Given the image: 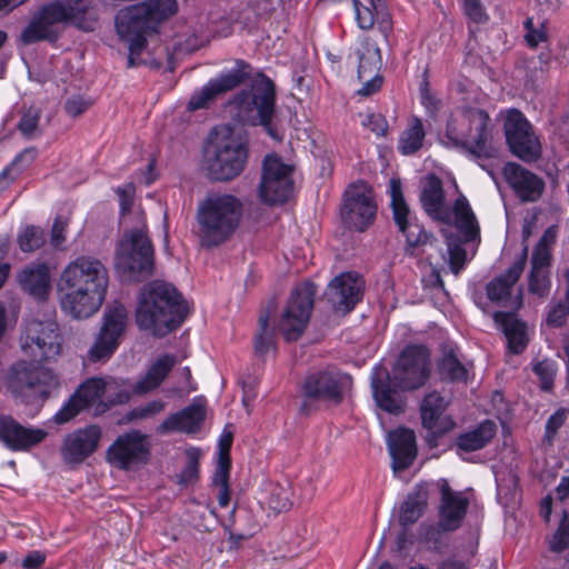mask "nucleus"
Instances as JSON below:
<instances>
[{
    "mask_svg": "<svg viewBox=\"0 0 569 569\" xmlns=\"http://www.w3.org/2000/svg\"><path fill=\"white\" fill-rule=\"evenodd\" d=\"M67 221L63 220L60 216H58L51 228V244L54 248H60L61 244L66 241V229Z\"/></svg>",
    "mask_w": 569,
    "mask_h": 569,
    "instance_id": "obj_64",
    "label": "nucleus"
},
{
    "mask_svg": "<svg viewBox=\"0 0 569 569\" xmlns=\"http://www.w3.org/2000/svg\"><path fill=\"white\" fill-rule=\"evenodd\" d=\"M523 27L526 29L525 40L529 48L535 49L541 42L547 41L548 34L543 23H541L539 28H536L533 19L527 18L523 22Z\"/></svg>",
    "mask_w": 569,
    "mask_h": 569,
    "instance_id": "obj_55",
    "label": "nucleus"
},
{
    "mask_svg": "<svg viewBox=\"0 0 569 569\" xmlns=\"http://www.w3.org/2000/svg\"><path fill=\"white\" fill-rule=\"evenodd\" d=\"M377 204L371 188L363 181L351 183L345 191L340 214L348 229L365 231L375 221Z\"/></svg>",
    "mask_w": 569,
    "mask_h": 569,
    "instance_id": "obj_18",
    "label": "nucleus"
},
{
    "mask_svg": "<svg viewBox=\"0 0 569 569\" xmlns=\"http://www.w3.org/2000/svg\"><path fill=\"white\" fill-rule=\"evenodd\" d=\"M568 315V303H566L565 301H560L550 308L547 315V322L549 326L556 328L561 327L565 325Z\"/></svg>",
    "mask_w": 569,
    "mask_h": 569,
    "instance_id": "obj_62",
    "label": "nucleus"
},
{
    "mask_svg": "<svg viewBox=\"0 0 569 569\" xmlns=\"http://www.w3.org/2000/svg\"><path fill=\"white\" fill-rule=\"evenodd\" d=\"M533 371L540 380V387L545 391L552 389L556 376L555 366L548 360H542L533 366Z\"/></svg>",
    "mask_w": 569,
    "mask_h": 569,
    "instance_id": "obj_56",
    "label": "nucleus"
},
{
    "mask_svg": "<svg viewBox=\"0 0 569 569\" xmlns=\"http://www.w3.org/2000/svg\"><path fill=\"white\" fill-rule=\"evenodd\" d=\"M497 433V426L491 420H485L475 428L460 433L455 441L458 450L473 452L481 450L491 442Z\"/></svg>",
    "mask_w": 569,
    "mask_h": 569,
    "instance_id": "obj_38",
    "label": "nucleus"
},
{
    "mask_svg": "<svg viewBox=\"0 0 569 569\" xmlns=\"http://www.w3.org/2000/svg\"><path fill=\"white\" fill-rule=\"evenodd\" d=\"M251 72L252 67L249 62L243 59H236L233 68L221 71L191 94L188 101V110L196 111L210 108L218 97L243 84L250 78Z\"/></svg>",
    "mask_w": 569,
    "mask_h": 569,
    "instance_id": "obj_15",
    "label": "nucleus"
},
{
    "mask_svg": "<svg viewBox=\"0 0 569 569\" xmlns=\"http://www.w3.org/2000/svg\"><path fill=\"white\" fill-rule=\"evenodd\" d=\"M357 24L362 30H370L376 23L380 9H373L369 3L363 4L360 0H352Z\"/></svg>",
    "mask_w": 569,
    "mask_h": 569,
    "instance_id": "obj_51",
    "label": "nucleus"
},
{
    "mask_svg": "<svg viewBox=\"0 0 569 569\" xmlns=\"http://www.w3.org/2000/svg\"><path fill=\"white\" fill-rule=\"evenodd\" d=\"M128 311L123 305L114 302L107 309L102 327L88 353L90 361H104L114 353L126 329Z\"/></svg>",
    "mask_w": 569,
    "mask_h": 569,
    "instance_id": "obj_21",
    "label": "nucleus"
},
{
    "mask_svg": "<svg viewBox=\"0 0 569 569\" xmlns=\"http://www.w3.org/2000/svg\"><path fill=\"white\" fill-rule=\"evenodd\" d=\"M248 162V142L234 131L219 139L204 156V170L210 180L230 181L242 173Z\"/></svg>",
    "mask_w": 569,
    "mask_h": 569,
    "instance_id": "obj_8",
    "label": "nucleus"
},
{
    "mask_svg": "<svg viewBox=\"0 0 569 569\" xmlns=\"http://www.w3.org/2000/svg\"><path fill=\"white\" fill-rule=\"evenodd\" d=\"M317 288L311 281H305L292 290L279 323L287 341L298 340L307 328Z\"/></svg>",
    "mask_w": 569,
    "mask_h": 569,
    "instance_id": "obj_16",
    "label": "nucleus"
},
{
    "mask_svg": "<svg viewBox=\"0 0 569 569\" xmlns=\"http://www.w3.org/2000/svg\"><path fill=\"white\" fill-rule=\"evenodd\" d=\"M551 252L545 239L536 244L531 256V268L528 274V291L539 298H546L551 288L550 279Z\"/></svg>",
    "mask_w": 569,
    "mask_h": 569,
    "instance_id": "obj_29",
    "label": "nucleus"
},
{
    "mask_svg": "<svg viewBox=\"0 0 569 569\" xmlns=\"http://www.w3.org/2000/svg\"><path fill=\"white\" fill-rule=\"evenodd\" d=\"M292 192V167L283 163L277 156H267L263 160L259 186L261 200L271 206L281 204L291 197Z\"/></svg>",
    "mask_w": 569,
    "mask_h": 569,
    "instance_id": "obj_20",
    "label": "nucleus"
},
{
    "mask_svg": "<svg viewBox=\"0 0 569 569\" xmlns=\"http://www.w3.org/2000/svg\"><path fill=\"white\" fill-rule=\"evenodd\" d=\"M450 400L438 391H430L425 395L420 402L419 411L422 427L430 432V437L436 439L456 426L453 419L445 415Z\"/></svg>",
    "mask_w": 569,
    "mask_h": 569,
    "instance_id": "obj_25",
    "label": "nucleus"
},
{
    "mask_svg": "<svg viewBox=\"0 0 569 569\" xmlns=\"http://www.w3.org/2000/svg\"><path fill=\"white\" fill-rule=\"evenodd\" d=\"M41 361L19 360L13 362L7 375L8 389L16 398L26 402L44 400L50 396L51 388L58 386L54 372L40 365Z\"/></svg>",
    "mask_w": 569,
    "mask_h": 569,
    "instance_id": "obj_9",
    "label": "nucleus"
},
{
    "mask_svg": "<svg viewBox=\"0 0 569 569\" xmlns=\"http://www.w3.org/2000/svg\"><path fill=\"white\" fill-rule=\"evenodd\" d=\"M358 81L361 83V87L356 91V93L360 97L367 98L380 91L383 83V77L380 73L363 74L358 76Z\"/></svg>",
    "mask_w": 569,
    "mask_h": 569,
    "instance_id": "obj_57",
    "label": "nucleus"
},
{
    "mask_svg": "<svg viewBox=\"0 0 569 569\" xmlns=\"http://www.w3.org/2000/svg\"><path fill=\"white\" fill-rule=\"evenodd\" d=\"M430 373V350L423 345H409L399 355L391 377L401 391H411L423 387Z\"/></svg>",
    "mask_w": 569,
    "mask_h": 569,
    "instance_id": "obj_13",
    "label": "nucleus"
},
{
    "mask_svg": "<svg viewBox=\"0 0 569 569\" xmlns=\"http://www.w3.org/2000/svg\"><path fill=\"white\" fill-rule=\"evenodd\" d=\"M206 419V400L202 397H196L186 408L170 415L158 427L159 435L170 432H182L192 435L200 430Z\"/></svg>",
    "mask_w": 569,
    "mask_h": 569,
    "instance_id": "obj_27",
    "label": "nucleus"
},
{
    "mask_svg": "<svg viewBox=\"0 0 569 569\" xmlns=\"http://www.w3.org/2000/svg\"><path fill=\"white\" fill-rule=\"evenodd\" d=\"M166 409V402L162 400H152L142 406L131 409L127 418L129 421L148 419L157 416Z\"/></svg>",
    "mask_w": 569,
    "mask_h": 569,
    "instance_id": "obj_52",
    "label": "nucleus"
},
{
    "mask_svg": "<svg viewBox=\"0 0 569 569\" xmlns=\"http://www.w3.org/2000/svg\"><path fill=\"white\" fill-rule=\"evenodd\" d=\"M44 231L34 226H28L18 236L19 247L23 252H32L44 243Z\"/></svg>",
    "mask_w": 569,
    "mask_h": 569,
    "instance_id": "obj_49",
    "label": "nucleus"
},
{
    "mask_svg": "<svg viewBox=\"0 0 569 569\" xmlns=\"http://www.w3.org/2000/svg\"><path fill=\"white\" fill-rule=\"evenodd\" d=\"M365 281L356 272H342L335 277L325 292L331 307L337 311L350 312L363 296Z\"/></svg>",
    "mask_w": 569,
    "mask_h": 569,
    "instance_id": "obj_23",
    "label": "nucleus"
},
{
    "mask_svg": "<svg viewBox=\"0 0 569 569\" xmlns=\"http://www.w3.org/2000/svg\"><path fill=\"white\" fill-rule=\"evenodd\" d=\"M449 266L455 274H458L465 266L466 250L461 244L448 242Z\"/></svg>",
    "mask_w": 569,
    "mask_h": 569,
    "instance_id": "obj_58",
    "label": "nucleus"
},
{
    "mask_svg": "<svg viewBox=\"0 0 569 569\" xmlns=\"http://www.w3.org/2000/svg\"><path fill=\"white\" fill-rule=\"evenodd\" d=\"M60 284L66 290L60 300L62 310L74 319H86L96 313L106 299L108 269L101 260L81 256L66 266Z\"/></svg>",
    "mask_w": 569,
    "mask_h": 569,
    "instance_id": "obj_1",
    "label": "nucleus"
},
{
    "mask_svg": "<svg viewBox=\"0 0 569 569\" xmlns=\"http://www.w3.org/2000/svg\"><path fill=\"white\" fill-rule=\"evenodd\" d=\"M106 391V385L102 379L91 378L83 382L73 396L62 406L53 416L58 425L66 423L74 418L82 410L91 407L102 400Z\"/></svg>",
    "mask_w": 569,
    "mask_h": 569,
    "instance_id": "obj_26",
    "label": "nucleus"
},
{
    "mask_svg": "<svg viewBox=\"0 0 569 569\" xmlns=\"http://www.w3.org/2000/svg\"><path fill=\"white\" fill-rule=\"evenodd\" d=\"M551 552L560 553L569 546V513L562 511L557 530L547 539Z\"/></svg>",
    "mask_w": 569,
    "mask_h": 569,
    "instance_id": "obj_47",
    "label": "nucleus"
},
{
    "mask_svg": "<svg viewBox=\"0 0 569 569\" xmlns=\"http://www.w3.org/2000/svg\"><path fill=\"white\" fill-rule=\"evenodd\" d=\"M507 182L523 202L538 200L545 189V182L537 174L518 163H507L503 169Z\"/></svg>",
    "mask_w": 569,
    "mask_h": 569,
    "instance_id": "obj_30",
    "label": "nucleus"
},
{
    "mask_svg": "<svg viewBox=\"0 0 569 569\" xmlns=\"http://www.w3.org/2000/svg\"><path fill=\"white\" fill-rule=\"evenodd\" d=\"M234 516H236V508H233L229 516V523L224 526V530L228 532V540L230 542L239 543L242 540H246L253 536L257 525L254 522L250 523L249 529L246 532H237L233 530L234 525Z\"/></svg>",
    "mask_w": 569,
    "mask_h": 569,
    "instance_id": "obj_60",
    "label": "nucleus"
},
{
    "mask_svg": "<svg viewBox=\"0 0 569 569\" xmlns=\"http://www.w3.org/2000/svg\"><path fill=\"white\" fill-rule=\"evenodd\" d=\"M347 379V376L329 368L308 372L300 387L301 413L309 416L329 405H339Z\"/></svg>",
    "mask_w": 569,
    "mask_h": 569,
    "instance_id": "obj_10",
    "label": "nucleus"
},
{
    "mask_svg": "<svg viewBox=\"0 0 569 569\" xmlns=\"http://www.w3.org/2000/svg\"><path fill=\"white\" fill-rule=\"evenodd\" d=\"M439 490L438 526L443 532H453L461 528L470 506V499L467 492L451 489L446 479H441Z\"/></svg>",
    "mask_w": 569,
    "mask_h": 569,
    "instance_id": "obj_22",
    "label": "nucleus"
},
{
    "mask_svg": "<svg viewBox=\"0 0 569 569\" xmlns=\"http://www.w3.org/2000/svg\"><path fill=\"white\" fill-rule=\"evenodd\" d=\"M254 351L260 357H264L276 346V331L269 328V316L261 315L259 317V330L254 337Z\"/></svg>",
    "mask_w": 569,
    "mask_h": 569,
    "instance_id": "obj_44",
    "label": "nucleus"
},
{
    "mask_svg": "<svg viewBox=\"0 0 569 569\" xmlns=\"http://www.w3.org/2000/svg\"><path fill=\"white\" fill-rule=\"evenodd\" d=\"M91 100L82 96H72L67 99L64 103L66 112L71 117H78L88 110L91 106Z\"/></svg>",
    "mask_w": 569,
    "mask_h": 569,
    "instance_id": "obj_63",
    "label": "nucleus"
},
{
    "mask_svg": "<svg viewBox=\"0 0 569 569\" xmlns=\"http://www.w3.org/2000/svg\"><path fill=\"white\" fill-rule=\"evenodd\" d=\"M420 201L423 210L435 220L448 221L450 214L445 207V192L442 181L430 174L421 190Z\"/></svg>",
    "mask_w": 569,
    "mask_h": 569,
    "instance_id": "obj_35",
    "label": "nucleus"
},
{
    "mask_svg": "<svg viewBox=\"0 0 569 569\" xmlns=\"http://www.w3.org/2000/svg\"><path fill=\"white\" fill-rule=\"evenodd\" d=\"M465 16L476 24H483L489 21V14L481 0H460Z\"/></svg>",
    "mask_w": 569,
    "mask_h": 569,
    "instance_id": "obj_53",
    "label": "nucleus"
},
{
    "mask_svg": "<svg viewBox=\"0 0 569 569\" xmlns=\"http://www.w3.org/2000/svg\"><path fill=\"white\" fill-rule=\"evenodd\" d=\"M102 437L101 428L89 425L69 432L61 445L60 455L68 465H80L96 452Z\"/></svg>",
    "mask_w": 569,
    "mask_h": 569,
    "instance_id": "obj_24",
    "label": "nucleus"
},
{
    "mask_svg": "<svg viewBox=\"0 0 569 569\" xmlns=\"http://www.w3.org/2000/svg\"><path fill=\"white\" fill-rule=\"evenodd\" d=\"M61 346L59 326L53 320H29L20 336L23 355L38 361L54 359L60 355Z\"/></svg>",
    "mask_w": 569,
    "mask_h": 569,
    "instance_id": "obj_14",
    "label": "nucleus"
},
{
    "mask_svg": "<svg viewBox=\"0 0 569 569\" xmlns=\"http://www.w3.org/2000/svg\"><path fill=\"white\" fill-rule=\"evenodd\" d=\"M176 357L163 355L148 370L146 377L137 382L136 392L144 393L157 388L176 365Z\"/></svg>",
    "mask_w": 569,
    "mask_h": 569,
    "instance_id": "obj_41",
    "label": "nucleus"
},
{
    "mask_svg": "<svg viewBox=\"0 0 569 569\" xmlns=\"http://www.w3.org/2000/svg\"><path fill=\"white\" fill-rule=\"evenodd\" d=\"M263 503L276 513L289 510L292 505L289 489L276 483L269 485Z\"/></svg>",
    "mask_w": 569,
    "mask_h": 569,
    "instance_id": "obj_45",
    "label": "nucleus"
},
{
    "mask_svg": "<svg viewBox=\"0 0 569 569\" xmlns=\"http://www.w3.org/2000/svg\"><path fill=\"white\" fill-rule=\"evenodd\" d=\"M150 456L149 436L140 430L119 435L106 452L107 461L120 470H132L146 465Z\"/></svg>",
    "mask_w": 569,
    "mask_h": 569,
    "instance_id": "obj_17",
    "label": "nucleus"
},
{
    "mask_svg": "<svg viewBox=\"0 0 569 569\" xmlns=\"http://www.w3.org/2000/svg\"><path fill=\"white\" fill-rule=\"evenodd\" d=\"M569 417V410L566 408L557 409L546 422L545 440L551 445L558 432Z\"/></svg>",
    "mask_w": 569,
    "mask_h": 569,
    "instance_id": "obj_54",
    "label": "nucleus"
},
{
    "mask_svg": "<svg viewBox=\"0 0 569 569\" xmlns=\"http://www.w3.org/2000/svg\"><path fill=\"white\" fill-rule=\"evenodd\" d=\"M116 193L119 197L120 211L122 214L129 212L133 206L136 186L128 182L122 187H117Z\"/></svg>",
    "mask_w": 569,
    "mask_h": 569,
    "instance_id": "obj_59",
    "label": "nucleus"
},
{
    "mask_svg": "<svg viewBox=\"0 0 569 569\" xmlns=\"http://www.w3.org/2000/svg\"><path fill=\"white\" fill-rule=\"evenodd\" d=\"M187 316L188 305L172 284L153 281L142 288L136 311L140 329L163 337L180 327Z\"/></svg>",
    "mask_w": 569,
    "mask_h": 569,
    "instance_id": "obj_3",
    "label": "nucleus"
},
{
    "mask_svg": "<svg viewBox=\"0 0 569 569\" xmlns=\"http://www.w3.org/2000/svg\"><path fill=\"white\" fill-rule=\"evenodd\" d=\"M493 320L502 329L509 351L515 355L521 353L528 345L526 323L513 313L503 311H496Z\"/></svg>",
    "mask_w": 569,
    "mask_h": 569,
    "instance_id": "obj_36",
    "label": "nucleus"
},
{
    "mask_svg": "<svg viewBox=\"0 0 569 569\" xmlns=\"http://www.w3.org/2000/svg\"><path fill=\"white\" fill-rule=\"evenodd\" d=\"M41 119V110L37 107L26 109L18 122V129L27 139L39 136V122Z\"/></svg>",
    "mask_w": 569,
    "mask_h": 569,
    "instance_id": "obj_48",
    "label": "nucleus"
},
{
    "mask_svg": "<svg viewBox=\"0 0 569 569\" xmlns=\"http://www.w3.org/2000/svg\"><path fill=\"white\" fill-rule=\"evenodd\" d=\"M71 22L84 31H92L96 18L90 0H56L43 6L23 29L21 40L26 44L41 40L56 41L60 26Z\"/></svg>",
    "mask_w": 569,
    "mask_h": 569,
    "instance_id": "obj_4",
    "label": "nucleus"
},
{
    "mask_svg": "<svg viewBox=\"0 0 569 569\" xmlns=\"http://www.w3.org/2000/svg\"><path fill=\"white\" fill-rule=\"evenodd\" d=\"M456 227L463 234L465 241H473L480 237V228L476 216L465 196L456 199L453 204Z\"/></svg>",
    "mask_w": 569,
    "mask_h": 569,
    "instance_id": "obj_40",
    "label": "nucleus"
},
{
    "mask_svg": "<svg viewBox=\"0 0 569 569\" xmlns=\"http://www.w3.org/2000/svg\"><path fill=\"white\" fill-rule=\"evenodd\" d=\"M389 193L395 223L406 239V253L412 257H421L427 253L429 248H436L437 240L432 233L428 232L418 222V219L411 216L399 179L390 180Z\"/></svg>",
    "mask_w": 569,
    "mask_h": 569,
    "instance_id": "obj_11",
    "label": "nucleus"
},
{
    "mask_svg": "<svg viewBox=\"0 0 569 569\" xmlns=\"http://www.w3.org/2000/svg\"><path fill=\"white\" fill-rule=\"evenodd\" d=\"M48 432L41 428H28L8 416L0 417V440L13 451H26L42 442Z\"/></svg>",
    "mask_w": 569,
    "mask_h": 569,
    "instance_id": "obj_28",
    "label": "nucleus"
},
{
    "mask_svg": "<svg viewBox=\"0 0 569 569\" xmlns=\"http://www.w3.org/2000/svg\"><path fill=\"white\" fill-rule=\"evenodd\" d=\"M362 124L377 137H383L388 131V122L380 113H368L362 120Z\"/></svg>",
    "mask_w": 569,
    "mask_h": 569,
    "instance_id": "obj_61",
    "label": "nucleus"
},
{
    "mask_svg": "<svg viewBox=\"0 0 569 569\" xmlns=\"http://www.w3.org/2000/svg\"><path fill=\"white\" fill-rule=\"evenodd\" d=\"M372 395L377 406L392 415L405 411L406 401L400 389L395 386L392 377L386 370H375L371 377Z\"/></svg>",
    "mask_w": 569,
    "mask_h": 569,
    "instance_id": "obj_31",
    "label": "nucleus"
},
{
    "mask_svg": "<svg viewBox=\"0 0 569 569\" xmlns=\"http://www.w3.org/2000/svg\"><path fill=\"white\" fill-rule=\"evenodd\" d=\"M243 214L242 201L231 193H211L201 201L196 220L202 247L213 248L227 242L238 229Z\"/></svg>",
    "mask_w": 569,
    "mask_h": 569,
    "instance_id": "obj_5",
    "label": "nucleus"
},
{
    "mask_svg": "<svg viewBox=\"0 0 569 569\" xmlns=\"http://www.w3.org/2000/svg\"><path fill=\"white\" fill-rule=\"evenodd\" d=\"M503 130L512 154L529 163L541 157V143L521 111L510 109L507 112Z\"/></svg>",
    "mask_w": 569,
    "mask_h": 569,
    "instance_id": "obj_19",
    "label": "nucleus"
},
{
    "mask_svg": "<svg viewBox=\"0 0 569 569\" xmlns=\"http://www.w3.org/2000/svg\"><path fill=\"white\" fill-rule=\"evenodd\" d=\"M153 247L144 229H136L120 242L116 268L118 272L130 281H140L152 274Z\"/></svg>",
    "mask_w": 569,
    "mask_h": 569,
    "instance_id": "obj_12",
    "label": "nucleus"
},
{
    "mask_svg": "<svg viewBox=\"0 0 569 569\" xmlns=\"http://www.w3.org/2000/svg\"><path fill=\"white\" fill-rule=\"evenodd\" d=\"M358 76L380 73L382 59L381 51L376 42L367 40L357 51Z\"/></svg>",
    "mask_w": 569,
    "mask_h": 569,
    "instance_id": "obj_43",
    "label": "nucleus"
},
{
    "mask_svg": "<svg viewBox=\"0 0 569 569\" xmlns=\"http://www.w3.org/2000/svg\"><path fill=\"white\" fill-rule=\"evenodd\" d=\"M388 449L393 460V469H408L417 456L416 435L407 428H398L388 435Z\"/></svg>",
    "mask_w": 569,
    "mask_h": 569,
    "instance_id": "obj_33",
    "label": "nucleus"
},
{
    "mask_svg": "<svg viewBox=\"0 0 569 569\" xmlns=\"http://www.w3.org/2000/svg\"><path fill=\"white\" fill-rule=\"evenodd\" d=\"M438 375L441 381L456 385H467L469 369L460 360L458 351L453 347H446L438 361Z\"/></svg>",
    "mask_w": 569,
    "mask_h": 569,
    "instance_id": "obj_37",
    "label": "nucleus"
},
{
    "mask_svg": "<svg viewBox=\"0 0 569 569\" xmlns=\"http://www.w3.org/2000/svg\"><path fill=\"white\" fill-rule=\"evenodd\" d=\"M528 260V246H523L520 254L508 268V270L493 278L486 287L487 297L490 301L501 303L506 301L511 293L512 287L522 274Z\"/></svg>",
    "mask_w": 569,
    "mask_h": 569,
    "instance_id": "obj_32",
    "label": "nucleus"
},
{
    "mask_svg": "<svg viewBox=\"0 0 569 569\" xmlns=\"http://www.w3.org/2000/svg\"><path fill=\"white\" fill-rule=\"evenodd\" d=\"M229 477L230 465H228L226 460L221 463H217L212 477V485L218 488V502L222 508H226L230 502Z\"/></svg>",
    "mask_w": 569,
    "mask_h": 569,
    "instance_id": "obj_46",
    "label": "nucleus"
},
{
    "mask_svg": "<svg viewBox=\"0 0 569 569\" xmlns=\"http://www.w3.org/2000/svg\"><path fill=\"white\" fill-rule=\"evenodd\" d=\"M177 0H144L122 8L116 16V29L128 43V66L139 64L137 59L147 46V37L157 33L160 26L178 12Z\"/></svg>",
    "mask_w": 569,
    "mask_h": 569,
    "instance_id": "obj_2",
    "label": "nucleus"
},
{
    "mask_svg": "<svg viewBox=\"0 0 569 569\" xmlns=\"http://www.w3.org/2000/svg\"><path fill=\"white\" fill-rule=\"evenodd\" d=\"M426 131L422 121L418 117H412L408 127L402 131L399 141L398 150L403 156H410L421 149Z\"/></svg>",
    "mask_w": 569,
    "mask_h": 569,
    "instance_id": "obj_42",
    "label": "nucleus"
},
{
    "mask_svg": "<svg viewBox=\"0 0 569 569\" xmlns=\"http://www.w3.org/2000/svg\"><path fill=\"white\" fill-rule=\"evenodd\" d=\"M233 119L246 126H261L277 141L282 139L273 123L276 114V88L264 73H258L251 90H241L229 101Z\"/></svg>",
    "mask_w": 569,
    "mask_h": 569,
    "instance_id": "obj_6",
    "label": "nucleus"
},
{
    "mask_svg": "<svg viewBox=\"0 0 569 569\" xmlns=\"http://www.w3.org/2000/svg\"><path fill=\"white\" fill-rule=\"evenodd\" d=\"M490 117L481 109H467L451 116L446 128V138L458 148L468 150L477 158H489Z\"/></svg>",
    "mask_w": 569,
    "mask_h": 569,
    "instance_id": "obj_7",
    "label": "nucleus"
},
{
    "mask_svg": "<svg viewBox=\"0 0 569 569\" xmlns=\"http://www.w3.org/2000/svg\"><path fill=\"white\" fill-rule=\"evenodd\" d=\"M428 505V491L423 487H417L408 493L400 506L399 523L402 527L413 525L425 512Z\"/></svg>",
    "mask_w": 569,
    "mask_h": 569,
    "instance_id": "obj_39",
    "label": "nucleus"
},
{
    "mask_svg": "<svg viewBox=\"0 0 569 569\" xmlns=\"http://www.w3.org/2000/svg\"><path fill=\"white\" fill-rule=\"evenodd\" d=\"M18 281L24 292L44 300L51 289L50 269L44 262L30 263L18 274Z\"/></svg>",
    "mask_w": 569,
    "mask_h": 569,
    "instance_id": "obj_34",
    "label": "nucleus"
},
{
    "mask_svg": "<svg viewBox=\"0 0 569 569\" xmlns=\"http://www.w3.org/2000/svg\"><path fill=\"white\" fill-rule=\"evenodd\" d=\"M186 456L187 463L179 475V483L182 486L194 483L199 478V449L190 448L186 451Z\"/></svg>",
    "mask_w": 569,
    "mask_h": 569,
    "instance_id": "obj_50",
    "label": "nucleus"
}]
</instances>
